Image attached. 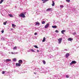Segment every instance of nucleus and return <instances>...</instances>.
Listing matches in <instances>:
<instances>
[{
	"label": "nucleus",
	"instance_id": "obj_23",
	"mask_svg": "<svg viewBox=\"0 0 79 79\" xmlns=\"http://www.w3.org/2000/svg\"><path fill=\"white\" fill-rule=\"evenodd\" d=\"M30 50L31 52H35V51H34V50L33 49H31Z\"/></svg>",
	"mask_w": 79,
	"mask_h": 79
},
{
	"label": "nucleus",
	"instance_id": "obj_10",
	"mask_svg": "<svg viewBox=\"0 0 79 79\" xmlns=\"http://www.w3.org/2000/svg\"><path fill=\"white\" fill-rule=\"evenodd\" d=\"M52 6H55V2H54V1H52Z\"/></svg>",
	"mask_w": 79,
	"mask_h": 79
},
{
	"label": "nucleus",
	"instance_id": "obj_29",
	"mask_svg": "<svg viewBox=\"0 0 79 79\" xmlns=\"http://www.w3.org/2000/svg\"><path fill=\"white\" fill-rule=\"evenodd\" d=\"M1 32L2 34H3L4 32V30H2L1 31Z\"/></svg>",
	"mask_w": 79,
	"mask_h": 79
},
{
	"label": "nucleus",
	"instance_id": "obj_33",
	"mask_svg": "<svg viewBox=\"0 0 79 79\" xmlns=\"http://www.w3.org/2000/svg\"><path fill=\"white\" fill-rule=\"evenodd\" d=\"M49 0H42V1H46V2H47Z\"/></svg>",
	"mask_w": 79,
	"mask_h": 79
},
{
	"label": "nucleus",
	"instance_id": "obj_38",
	"mask_svg": "<svg viewBox=\"0 0 79 79\" xmlns=\"http://www.w3.org/2000/svg\"><path fill=\"white\" fill-rule=\"evenodd\" d=\"M11 53L12 54H14V55H15V53H13V52H11Z\"/></svg>",
	"mask_w": 79,
	"mask_h": 79
},
{
	"label": "nucleus",
	"instance_id": "obj_40",
	"mask_svg": "<svg viewBox=\"0 0 79 79\" xmlns=\"http://www.w3.org/2000/svg\"><path fill=\"white\" fill-rule=\"evenodd\" d=\"M34 74H36V73H34Z\"/></svg>",
	"mask_w": 79,
	"mask_h": 79
},
{
	"label": "nucleus",
	"instance_id": "obj_42",
	"mask_svg": "<svg viewBox=\"0 0 79 79\" xmlns=\"http://www.w3.org/2000/svg\"><path fill=\"white\" fill-rule=\"evenodd\" d=\"M3 48H4V49H5V48L3 47Z\"/></svg>",
	"mask_w": 79,
	"mask_h": 79
},
{
	"label": "nucleus",
	"instance_id": "obj_5",
	"mask_svg": "<svg viewBox=\"0 0 79 79\" xmlns=\"http://www.w3.org/2000/svg\"><path fill=\"white\" fill-rule=\"evenodd\" d=\"M11 60V59H7L6 60H4V61L6 62H9V61H10Z\"/></svg>",
	"mask_w": 79,
	"mask_h": 79
},
{
	"label": "nucleus",
	"instance_id": "obj_31",
	"mask_svg": "<svg viewBox=\"0 0 79 79\" xmlns=\"http://www.w3.org/2000/svg\"><path fill=\"white\" fill-rule=\"evenodd\" d=\"M66 2H69L70 0H66Z\"/></svg>",
	"mask_w": 79,
	"mask_h": 79
},
{
	"label": "nucleus",
	"instance_id": "obj_28",
	"mask_svg": "<svg viewBox=\"0 0 79 79\" xmlns=\"http://www.w3.org/2000/svg\"><path fill=\"white\" fill-rule=\"evenodd\" d=\"M34 47H35V48H38V47H37V45H35Z\"/></svg>",
	"mask_w": 79,
	"mask_h": 79
},
{
	"label": "nucleus",
	"instance_id": "obj_43",
	"mask_svg": "<svg viewBox=\"0 0 79 79\" xmlns=\"http://www.w3.org/2000/svg\"><path fill=\"white\" fill-rule=\"evenodd\" d=\"M2 39H4V38H3Z\"/></svg>",
	"mask_w": 79,
	"mask_h": 79
},
{
	"label": "nucleus",
	"instance_id": "obj_22",
	"mask_svg": "<svg viewBox=\"0 0 79 79\" xmlns=\"http://www.w3.org/2000/svg\"><path fill=\"white\" fill-rule=\"evenodd\" d=\"M9 16L11 17V18H12L13 17V15L11 14H9Z\"/></svg>",
	"mask_w": 79,
	"mask_h": 79
},
{
	"label": "nucleus",
	"instance_id": "obj_19",
	"mask_svg": "<svg viewBox=\"0 0 79 79\" xmlns=\"http://www.w3.org/2000/svg\"><path fill=\"white\" fill-rule=\"evenodd\" d=\"M13 61H15V62H16V59L14 58L13 59Z\"/></svg>",
	"mask_w": 79,
	"mask_h": 79
},
{
	"label": "nucleus",
	"instance_id": "obj_15",
	"mask_svg": "<svg viewBox=\"0 0 79 79\" xmlns=\"http://www.w3.org/2000/svg\"><path fill=\"white\" fill-rule=\"evenodd\" d=\"M35 24V25H40V23L38 22H36Z\"/></svg>",
	"mask_w": 79,
	"mask_h": 79
},
{
	"label": "nucleus",
	"instance_id": "obj_25",
	"mask_svg": "<svg viewBox=\"0 0 79 79\" xmlns=\"http://www.w3.org/2000/svg\"><path fill=\"white\" fill-rule=\"evenodd\" d=\"M45 21H43V22H42V24H45Z\"/></svg>",
	"mask_w": 79,
	"mask_h": 79
},
{
	"label": "nucleus",
	"instance_id": "obj_9",
	"mask_svg": "<svg viewBox=\"0 0 79 79\" xmlns=\"http://www.w3.org/2000/svg\"><path fill=\"white\" fill-rule=\"evenodd\" d=\"M16 65L17 66H21V64H19V63H17L16 64Z\"/></svg>",
	"mask_w": 79,
	"mask_h": 79
},
{
	"label": "nucleus",
	"instance_id": "obj_41",
	"mask_svg": "<svg viewBox=\"0 0 79 79\" xmlns=\"http://www.w3.org/2000/svg\"><path fill=\"white\" fill-rule=\"evenodd\" d=\"M64 50H65V51H67V49H65Z\"/></svg>",
	"mask_w": 79,
	"mask_h": 79
},
{
	"label": "nucleus",
	"instance_id": "obj_3",
	"mask_svg": "<svg viewBox=\"0 0 79 79\" xmlns=\"http://www.w3.org/2000/svg\"><path fill=\"white\" fill-rule=\"evenodd\" d=\"M19 16L20 17H22L23 18H25V15L24 14H20L19 15Z\"/></svg>",
	"mask_w": 79,
	"mask_h": 79
},
{
	"label": "nucleus",
	"instance_id": "obj_36",
	"mask_svg": "<svg viewBox=\"0 0 79 79\" xmlns=\"http://www.w3.org/2000/svg\"><path fill=\"white\" fill-rule=\"evenodd\" d=\"M37 32H35L34 34V35H37Z\"/></svg>",
	"mask_w": 79,
	"mask_h": 79
},
{
	"label": "nucleus",
	"instance_id": "obj_14",
	"mask_svg": "<svg viewBox=\"0 0 79 79\" xmlns=\"http://www.w3.org/2000/svg\"><path fill=\"white\" fill-rule=\"evenodd\" d=\"M13 49L14 50L17 49V47L15 46L13 48Z\"/></svg>",
	"mask_w": 79,
	"mask_h": 79
},
{
	"label": "nucleus",
	"instance_id": "obj_6",
	"mask_svg": "<svg viewBox=\"0 0 79 79\" xmlns=\"http://www.w3.org/2000/svg\"><path fill=\"white\" fill-rule=\"evenodd\" d=\"M52 10V8H49L46 10V11H51Z\"/></svg>",
	"mask_w": 79,
	"mask_h": 79
},
{
	"label": "nucleus",
	"instance_id": "obj_39",
	"mask_svg": "<svg viewBox=\"0 0 79 79\" xmlns=\"http://www.w3.org/2000/svg\"><path fill=\"white\" fill-rule=\"evenodd\" d=\"M37 52H39V50H37Z\"/></svg>",
	"mask_w": 79,
	"mask_h": 79
},
{
	"label": "nucleus",
	"instance_id": "obj_12",
	"mask_svg": "<svg viewBox=\"0 0 79 79\" xmlns=\"http://www.w3.org/2000/svg\"><path fill=\"white\" fill-rule=\"evenodd\" d=\"M69 41H71V40H73V39H72L71 38H69L68 39Z\"/></svg>",
	"mask_w": 79,
	"mask_h": 79
},
{
	"label": "nucleus",
	"instance_id": "obj_1",
	"mask_svg": "<svg viewBox=\"0 0 79 79\" xmlns=\"http://www.w3.org/2000/svg\"><path fill=\"white\" fill-rule=\"evenodd\" d=\"M58 44H60L61 43V41H62V38H59L58 40Z\"/></svg>",
	"mask_w": 79,
	"mask_h": 79
},
{
	"label": "nucleus",
	"instance_id": "obj_11",
	"mask_svg": "<svg viewBox=\"0 0 79 79\" xmlns=\"http://www.w3.org/2000/svg\"><path fill=\"white\" fill-rule=\"evenodd\" d=\"M66 32V31H65V30H63L61 31V33L62 34H64V32Z\"/></svg>",
	"mask_w": 79,
	"mask_h": 79
},
{
	"label": "nucleus",
	"instance_id": "obj_16",
	"mask_svg": "<svg viewBox=\"0 0 79 79\" xmlns=\"http://www.w3.org/2000/svg\"><path fill=\"white\" fill-rule=\"evenodd\" d=\"M45 37H44L43 39V40H42V42H45Z\"/></svg>",
	"mask_w": 79,
	"mask_h": 79
},
{
	"label": "nucleus",
	"instance_id": "obj_18",
	"mask_svg": "<svg viewBox=\"0 0 79 79\" xmlns=\"http://www.w3.org/2000/svg\"><path fill=\"white\" fill-rule=\"evenodd\" d=\"M43 64H46V62H45V61L43 60Z\"/></svg>",
	"mask_w": 79,
	"mask_h": 79
},
{
	"label": "nucleus",
	"instance_id": "obj_37",
	"mask_svg": "<svg viewBox=\"0 0 79 79\" xmlns=\"http://www.w3.org/2000/svg\"><path fill=\"white\" fill-rule=\"evenodd\" d=\"M45 2H46V1H43V3H45Z\"/></svg>",
	"mask_w": 79,
	"mask_h": 79
},
{
	"label": "nucleus",
	"instance_id": "obj_17",
	"mask_svg": "<svg viewBox=\"0 0 79 79\" xmlns=\"http://www.w3.org/2000/svg\"><path fill=\"white\" fill-rule=\"evenodd\" d=\"M5 73H6V71H2V74H4Z\"/></svg>",
	"mask_w": 79,
	"mask_h": 79
},
{
	"label": "nucleus",
	"instance_id": "obj_27",
	"mask_svg": "<svg viewBox=\"0 0 79 79\" xmlns=\"http://www.w3.org/2000/svg\"><path fill=\"white\" fill-rule=\"evenodd\" d=\"M63 7H64V6H63V5H61L60 6V8H63Z\"/></svg>",
	"mask_w": 79,
	"mask_h": 79
},
{
	"label": "nucleus",
	"instance_id": "obj_26",
	"mask_svg": "<svg viewBox=\"0 0 79 79\" xmlns=\"http://www.w3.org/2000/svg\"><path fill=\"white\" fill-rule=\"evenodd\" d=\"M35 70L36 71H39V69L37 68V69H36Z\"/></svg>",
	"mask_w": 79,
	"mask_h": 79
},
{
	"label": "nucleus",
	"instance_id": "obj_30",
	"mask_svg": "<svg viewBox=\"0 0 79 79\" xmlns=\"http://www.w3.org/2000/svg\"><path fill=\"white\" fill-rule=\"evenodd\" d=\"M55 32H56V33H58V32H59V31L58 30H56V31H55Z\"/></svg>",
	"mask_w": 79,
	"mask_h": 79
},
{
	"label": "nucleus",
	"instance_id": "obj_4",
	"mask_svg": "<svg viewBox=\"0 0 79 79\" xmlns=\"http://www.w3.org/2000/svg\"><path fill=\"white\" fill-rule=\"evenodd\" d=\"M49 25L50 24L48 23L46 24V25L44 27L45 28H47V27H48Z\"/></svg>",
	"mask_w": 79,
	"mask_h": 79
},
{
	"label": "nucleus",
	"instance_id": "obj_35",
	"mask_svg": "<svg viewBox=\"0 0 79 79\" xmlns=\"http://www.w3.org/2000/svg\"><path fill=\"white\" fill-rule=\"evenodd\" d=\"M18 52H14V55H15V54H18Z\"/></svg>",
	"mask_w": 79,
	"mask_h": 79
},
{
	"label": "nucleus",
	"instance_id": "obj_24",
	"mask_svg": "<svg viewBox=\"0 0 79 79\" xmlns=\"http://www.w3.org/2000/svg\"><path fill=\"white\" fill-rule=\"evenodd\" d=\"M12 27H16V25H15L14 24H12Z\"/></svg>",
	"mask_w": 79,
	"mask_h": 79
},
{
	"label": "nucleus",
	"instance_id": "obj_21",
	"mask_svg": "<svg viewBox=\"0 0 79 79\" xmlns=\"http://www.w3.org/2000/svg\"><path fill=\"white\" fill-rule=\"evenodd\" d=\"M6 23H7V21H6V22H4L3 23L4 25H6Z\"/></svg>",
	"mask_w": 79,
	"mask_h": 79
},
{
	"label": "nucleus",
	"instance_id": "obj_2",
	"mask_svg": "<svg viewBox=\"0 0 79 79\" xmlns=\"http://www.w3.org/2000/svg\"><path fill=\"white\" fill-rule=\"evenodd\" d=\"M77 62L74 60L73 61H72V62L70 64V65H72L73 64H76V63H77Z\"/></svg>",
	"mask_w": 79,
	"mask_h": 79
},
{
	"label": "nucleus",
	"instance_id": "obj_8",
	"mask_svg": "<svg viewBox=\"0 0 79 79\" xmlns=\"http://www.w3.org/2000/svg\"><path fill=\"white\" fill-rule=\"evenodd\" d=\"M18 62L20 64H22L23 63V60H19Z\"/></svg>",
	"mask_w": 79,
	"mask_h": 79
},
{
	"label": "nucleus",
	"instance_id": "obj_13",
	"mask_svg": "<svg viewBox=\"0 0 79 79\" xmlns=\"http://www.w3.org/2000/svg\"><path fill=\"white\" fill-rule=\"evenodd\" d=\"M52 28H56V27H57V26H52Z\"/></svg>",
	"mask_w": 79,
	"mask_h": 79
},
{
	"label": "nucleus",
	"instance_id": "obj_20",
	"mask_svg": "<svg viewBox=\"0 0 79 79\" xmlns=\"http://www.w3.org/2000/svg\"><path fill=\"white\" fill-rule=\"evenodd\" d=\"M3 1H4V0H1L0 2V4L2 3V2H3Z\"/></svg>",
	"mask_w": 79,
	"mask_h": 79
},
{
	"label": "nucleus",
	"instance_id": "obj_7",
	"mask_svg": "<svg viewBox=\"0 0 79 79\" xmlns=\"http://www.w3.org/2000/svg\"><path fill=\"white\" fill-rule=\"evenodd\" d=\"M69 56V53H67L65 55V57L66 58H68V57Z\"/></svg>",
	"mask_w": 79,
	"mask_h": 79
},
{
	"label": "nucleus",
	"instance_id": "obj_34",
	"mask_svg": "<svg viewBox=\"0 0 79 79\" xmlns=\"http://www.w3.org/2000/svg\"><path fill=\"white\" fill-rule=\"evenodd\" d=\"M73 35H75L76 34V32H75L73 33Z\"/></svg>",
	"mask_w": 79,
	"mask_h": 79
},
{
	"label": "nucleus",
	"instance_id": "obj_32",
	"mask_svg": "<svg viewBox=\"0 0 79 79\" xmlns=\"http://www.w3.org/2000/svg\"><path fill=\"white\" fill-rule=\"evenodd\" d=\"M66 78H68L69 77V76L68 75H66Z\"/></svg>",
	"mask_w": 79,
	"mask_h": 79
}]
</instances>
